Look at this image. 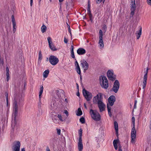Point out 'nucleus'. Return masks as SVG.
Wrapping results in <instances>:
<instances>
[{
    "label": "nucleus",
    "instance_id": "f257e3e1",
    "mask_svg": "<svg viewBox=\"0 0 151 151\" xmlns=\"http://www.w3.org/2000/svg\"><path fill=\"white\" fill-rule=\"evenodd\" d=\"M13 112L12 115V120L11 127L12 129L16 127H17V124L16 123V117L17 116L18 112V106L17 101L15 100L13 103Z\"/></svg>",
    "mask_w": 151,
    "mask_h": 151
},
{
    "label": "nucleus",
    "instance_id": "f03ea898",
    "mask_svg": "<svg viewBox=\"0 0 151 151\" xmlns=\"http://www.w3.org/2000/svg\"><path fill=\"white\" fill-rule=\"evenodd\" d=\"M99 81L100 85L102 88L107 89L108 88L109 83L106 77L104 76H100Z\"/></svg>",
    "mask_w": 151,
    "mask_h": 151
},
{
    "label": "nucleus",
    "instance_id": "7ed1b4c3",
    "mask_svg": "<svg viewBox=\"0 0 151 151\" xmlns=\"http://www.w3.org/2000/svg\"><path fill=\"white\" fill-rule=\"evenodd\" d=\"M132 123L133 124V127L132 129L131 132V142L134 143L135 142V140L136 138V130L135 128V118L133 117L132 118Z\"/></svg>",
    "mask_w": 151,
    "mask_h": 151
},
{
    "label": "nucleus",
    "instance_id": "20e7f679",
    "mask_svg": "<svg viewBox=\"0 0 151 151\" xmlns=\"http://www.w3.org/2000/svg\"><path fill=\"white\" fill-rule=\"evenodd\" d=\"M108 101L109 104H108L107 105L108 111L109 115L110 116H111L112 115L111 112V107L109 106V105L111 106H112L113 105L115 101V96L113 95L110 96L109 98Z\"/></svg>",
    "mask_w": 151,
    "mask_h": 151
},
{
    "label": "nucleus",
    "instance_id": "39448f33",
    "mask_svg": "<svg viewBox=\"0 0 151 151\" xmlns=\"http://www.w3.org/2000/svg\"><path fill=\"white\" fill-rule=\"evenodd\" d=\"M90 114L92 118L96 121L100 120L101 116L96 111L91 109L90 111Z\"/></svg>",
    "mask_w": 151,
    "mask_h": 151
},
{
    "label": "nucleus",
    "instance_id": "423d86ee",
    "mask_svg": "<svg viewBox=\"0 0 151 151\" xmlns=\"http://www.w3.org/2000/svg\"><path fill=\"white\" fill-rule=\"evenodd\" d=\"M82 93L83 96L87 101L91 100L93 96L92 93L91 92L84 89L83 90Z\"/></svg>",
    "mask_w": 151,
    "mask_h": 151
},
{
    "label": "nucleus",
    "instance_id": "0eeeda50",
    "mask_svg": "<svg viewBox=\"0 0 151 151\" xmlns=\"http://www.w3.org/2000/svg\"><path fill=\"white\" fill-rule=\"evenodd\" d=\"M120 86V83L119 81L116 80L113 83L112 88L111 89V91H113L115 93H117L119 91Z\"/></svg>",
    "mask_w": 151,
    "mask_h": 151
},
{
    "label": "nucleus",
    "instance_id": "6e6552de",
    "mask_svg": "<svg viewBox=\"0 0 151 151\" xmlns=\"http://www.w3.org/2000/svg\"><path fill=\"white\" fill-rule=\"evenodd\" d=\"M102 100V94L100 93H98L97 95L93 97V103L95 104H97Z\"/></svg>",
    "mask_w": 151,
    "mask_h": 151
},
{
    "label": "nucleus",
    "instance_id": "1a4fd4ad",
    "mask_svg": "<svg viewBox=\"0 0 151 151\" xmlns=\"http://www.w3.org/2000/svg\"><path fill=\"white\" fill-rule=\"evenodd\" d=\"M107 75L108 79L112 81H114L116 78V76L113 70H109L107 72Z\"/></svg>",
    "mask_w": 151,
    "mask_h": 151
},
{
    "label": "nucleus",
    "instance_id": "9d476101",
    "mask_svg": "<svg viewBox=\"0 0 151 151\" xmlns=\"http://www.w3.org/2000/svg\"><path fill=\"white\" fill-rule=\"evenodd\" d=\"M49 60L50 63L52 65H56L59 62L58 59L56 56L53 55L50 56Z\"/></svg>",
    "mask_w": 151,
    "mask_h": 151
},
{
    "label": "nucleus",
    "instance_id": "9b49d317",
    "mask_svg": "<svg viewBox=\"0 0 151 151\" xmlns=\"http://www.w3.org/2000/svg\"><path fill=\"white\" fill-rule=\"evenodd\" d=\"M81 65L83 69L84 72H85L89 68V65L88 63L84 59L81 61Z\"/></svg>",
    "mask_w": 151,
    "mask_h": 151
},
{
    "label": "nucleus",
    "instance_id": "f8f14e48",
    "mask_svg": "<svg viewBox=\"0 0 151 151\" xmlns=\"http://www.w3.org/2000/svg\"><path fill=\"white\" fill-rule=\"evenodd\" d=\"M131 13L130 16L132 17L134 13V12L136 9V4L135 0H131Z\"/></svg>",
    "mask_w": 151,
    "mask_h": 151
},
{
    "label": "nucleus",
    "instance_id": "ddd939ff",
    "mask_svg": "<svg viewBox=\"0 0 151 151\" xmlns=\"http://www.w3.org/2000/svg\"><path fill=\"white\" fill-rule=\"evenodd\" d=\"M47 40L50 48L53 51L56 50L57 49L52 43L51 38L50 37H48L47 38Z\"/></svg>",
    "mask_w": 151,
    "mask_h": 151
},
{
    "label": "nucleus",
    "instance_id": "4468645a",
    "mask_svg": "<svg viewBox=\"0 0 151 151\" xmlns=\"http://www.w3.org/2000/svg\"><path fill=\"white\" fill-rule=\"evenodd\" d=\"M20 143L19 142V141L16 142L14 146L13 151H20Z\"/></svg>",
    "mask_w": 151,
    "mask_h": 151
},
{
    "label": "nucleus",
    "instance_id": "2eb2a0df",
    "mask_svg": "<svg viewBox=\"0 0 151 151\" xmlns=\"http://www.w3.org/2000/svg\"><path fill=\"white\" fill-rule=\"evenodd\" d=\"M97 104H98V107L100 111H102L104 110L105 104L103 102L102 100L98 103Z\"/></svg>",
    "mask_w": 151,
    "mask_h": 151
},
{
    "label": "nucleus",
    "instance_id": "dca6fc26",
    "mask_svg": "<svg viewBox=\"0 0 151 151\" xmlns=\"http://www.w3.org/2000/svg\"><path fill=\"white\" fill-rule=\"evenodd\" d=\"M78 151H82L83 148L82 140H78Z\"/></svg>",
    "mask_w": 151,
    "mask_h": 151
},
{
    "label": "nucleus",
    "instance_id": "f3484780",
    "mask_svg": "<svg viewBox=\"0 0 151 151\" xmlns=\"http://www.w3.org/2000/svg\"><path fill=\"white\" fill-rule=\"evenodd\" d=\"M77 52L79 55H83L86 53V51L83 48H80L77 50Z\"/></svg>",
    "mask_w": 151,
    "mask_h": 151
},
{
    "label": "nucleus",
    "instance_id": "a211bd4d",
    "mask_svg": "<svg viewBox=\"0 0 151 151\" xmlns=\"http://www.w3.org/2000/svg\"><path fill=\"white\" fill-rule=\"evenodd\" d=\"M53 122L56 124H60V122L58 118L57 115H54L52 116Z\"/></svg>",
    "mask_w": 151,
    "mask_h": 151
},
{
    "label": "nucleus",
    "instance_id": "6ab92c4d",
    "mask_svg": "<svg viewBox=\"0 0 151 151\" xmlns=\"http://www.w3.org/2000/svg\"><path fill=\"white\" fill-rule=\"evenodd\" d=\"M99 48L101 49H102L104 46V42L103 39H99L98 42Z\"/></svg>",
    "mask_w": 151,
    "mask_h": 151
},
{
    "label": "nucleus",
    "instance_id": "aec40b11",
    "mask_svg": "<svg viewBox=\"0 0 151 151\" xmlns=\"http://www.w3.org/2000/svg\"><path fill=\"white\" fill-rule=\"evenodd\" d=\"M42 58V56L41 53V50L39 51L38 52V59L37 63L39 65L41 63V60Z\"/></svg>",
    "mask_w": 151,
    "mask_h": 151
},
{
    "label": "nucleus",
    "instance_id": "412c9836",
    "mask_svg": "<svg viewBox=\"0 0 151 151\" xmlns=\"http://www.w3.org/2000/svg\"><path fill=\"white\" fill-rule=\"evenodd\" d=\"M147 77L146 75H144L143 78V87L142 88L143 89H145L146 85L147 84Z\"/></svg>",
    "mask_w": 151,
    "mask_h": 151
},
{
    "label": "nucleus",
    "instance_id": "4be33fe9",
    "mask_svg": "<svg viewBox=\"0 0 151 151\" xmlns=\"http://www.w3.org/2000/svg\"><path fill=\"white\" fill-rule=\"evenodd\" d=\"M142 34V28L141 27L138 31L136 32L135 34L136 35L137 39H139Z\"/></svg>",
    "mask_w": 151,
    "mask_h": 151
},
{
    "label": "nucleus",
    "instance_id": "5701e85b",
    "mask_svg": "<svg viewBox=\"0 0 151 151\" xmlns=\"http://www.w3.org/2000/svg\"><path fill=\"white\" fill-rule=\"evenodd\" d=\"M113 143L114 147L116 150L118 148L117 144L119 143V141L118 139L114 140Z\"/></svg>",
    "mask_w": 151,
    "mask_h": 151
},
{
    "label": "nucleus",
    "instance_id": "b1692460",
    "mask_svg": "<svg viewBox=\"0 0 151 151\" xmlns=\"http://www.w3.org/2000/svg\"><path fill=\"white\" fill-rule=\"evenodd\" d=\"M90 9V4L89 2L88 1V4L87 10L88 13L89 14V17L90 18V19H91V18L92 17V15L91 13V12Z\"/></svg>",
    "mask_w": 151,
    "mask_h": 151
},
{
    "label": "nucleus",
    "instance_id": "393cba45",
    "mask_svg": "<svg viewBox=\"0 0 151 151\" xmlns=\"http://www.w3.org/2000/svg\"><path fill=\"white\" fill-rule=\"evenodd\" d=\"M43 87L42 86H40V91H39V99L40 100H41V95L43 91Z\"/></svg>",
    "mask_w": 151,
    "mask_h": 151
},
{
    "label": "nucleus",
    "instance_id": "a878e982",
    "mask_svg": "<svg viewBox=\"0 0 151 151\" xmlns=\"http://www.w3.org/2000/svg\"><path fill=\"white\" fill-rule=\"evenodd\" d=\"M97 142H99L104 140L103 137L101 135H99L98 136V137H96V139Z\"/></svg>",
    "mask_w": 151,
    "mask_h": 151
},
{
    "label": "nucleus",
    "instance_id": "bb28decb",
    "mask_svg": "<svg viewBox=\"0 0 151 151\" xmlns=\"http://www.w3.org/2000/svg\"><path fill=\"white\" fill-rule=\"evenodd\" d=\"M49 73V71L48 70H45L43 73V77L45 78H47L48 76Z\"/></svg>",
    "mask_w": 151,
    "mask_h": 151
},
{
    "label": "nucleus",
    "instance_id": "cd10ccee",
    "mask_svg": "<svg viewBox=\"0 0 151 151\" xmlns=\"http://www.w3.org/2000/svg\"><path fill=\"white\" fill-rule=\"evenodd\" d=\"M11 18L13 27H16V23L15 21L14 16L13 15H12Z\"/></svg>",
    "mask_w": 151,
    "mask_h": 151
},
{
    "label": "nucleus",
    "instance_id": "c85d7f7f",
    "mask_svg": "<svg viewBox=\"0 0 151 151\" xmlns=\"http://www.w3.org/2000/svg\"><path fill=\"white\" fill-rule=\"evenodd\" d=\"M114 126L116 132V133H117L118 130V123L117 122L115 121L114 122Z\"/></svg>",
    "mask_w": 151,
    "mask_h": 151
},
{
    "label": "nucleus",
    "instance_id": "c756f323",
    "mask_svg": "<svg viewBox=\"0 0 151 151\" xmlns=\"http://www.w3.org/2000/svg\"><path fill=\"white\" fill-rule=\"evenodd\" d=\"M47 29L46 27L44 25H43L41 28V32L42 33H43L46 32Z\"/></svg>",
    "mask_w": 151,
    "mask_h": 151
},
{
    "label": "nucleus",
    "instance_id": "7c9ffc66",
    "mask_svg": "<svg viewBox=\"0 0 151 151\" xmlns=\"http://www.w3.org/2000/svg\"><path fill=\"white\" fill-rule=\"evenodd\" d=\"M57 115L59 121L60 120L61 122H63L65 120V119H63L62 116L61 114H58Z\"/></svg>",
    "mask_w": 151,
    "mask_h": 151
},
{
    "label": "nucleus",
    "instance_id": "2f4dec72",
    "mask_svg": "<svg viewBox=\"0 0 151 151\" xmlns=\"http://www.w3.org/2000/svg\"><path fill=\"white\" fill-rule=\"evenodd\" d=\"M79 135L78 140H82V130L80 129L79 130Z\"/></svg>",
    "mask_w": 151,
    "mask_h": 151
},
{
    "label": "nucleus",
    "instance_id": "473e14b6",
    "mask_svg": "<svg viewBox=\"0 0 151 151\" xmlns=\"http://www.w3.org/2000/svg\"><path fill=\"white\" fill-rule=\"evenodd\" d=\"M82 114V112L81 109L80 108H78V109L77 112L76 113V115L78 116H80Z\"/></svg>",
    "mask_w": 151,
    "mask_h": 151
},
{
    "label": "nucleus",
    "instance_id": "72a5a7b5",
    "mask_svg": "<svg viewBox=\"0 0 151 151\" xmlns=\"http://www.w3.org/2000/svg\"><path fill=\"white\" fill-rule=\"evenodd\" d=\"M103 32L100 29L99 31V39H103Z\"/></svg>",
    "mask_w": 151,
    "mask_h": 151
},
{
    "label": "nucleus",
    "instance_id": "f704fd0d",
    "mask_svg": "<svg viewBox=\"0 0 151 151\" xmlns=\"http://www.w3.org/2000/svg\"><path fill=\"white\" fill-rule=\"evenodd\" d=\"M76 70L78 73L80 75L81 74V71L80 66L76 67Z\"/></svg>",
    "mask_w": 151,
    "mask_h": 151
},
{
    "label": "nucleus",
    "instance_id": "c9c22d12",
    "mask_svg": "<svg viewBox=\"0 0 151 151\" xmlns=\"http://www.w3.org/2000/svg\"><path fill=\"white\" fill-rule=\"evenodd\" d=\"M6 105L7 107L9 108V106L10 104H9L8 102V94H7L6 95Z\"/></svg>",
    "mask_w": 151,
    "mask_h": 151
},
{
    "label": "nucleus",
    "instance_id": "e433bc0d",
    "mask_svg": "<svg viewBox=\"0 0 151 151\" xmlns=\"http://www.w3.org/2000/svg\"><path fill=\"white\" fill-rule=\"evenodd\" d=\"M80 122L82 123L83 124L85 123V119L84 118L81 117L80 119Z\"/></svg>",
    "mask_w": 151,
    "mask_h": 151
},
{
    "label": "nucleus",
    "instance_id": "4c0bfd02",
    "mask_svg": "<svg viewBox=\"0 0 151 151\" xmlns=\"http://www.w3.org/2000/svg\"><path fill=\"white\" fill-rule=\"evenodd\" d=\"M75 60H76V61L75 62V66H76V67H79L78 63V62L77 61L76 59H75Z\"/></svg>",
    "mask_w": 151,
    "mask_h": 151
},
{
    "label": "nucleus",
    "instance_id": "58836bf2",
    "mask_svg": "<svg viewBox=\"0 0 151 151\" xmlns=\"http://www.w3.org/2000/svg\"><path fill=\"white\" fill-rule=\"evenodd\" d=\"M65 103L66 105H67L68 104V103L69 101V100L68 99H65Z\"/></svg>",
    "mask_w": 151,
    "mask_h": 151
},
{
    "label": "nucleus",
    "instance_id": "ea45409f",
    "mask_svg": "<svg viewBox=\"0 0 151 151\" xmlns=\"http://www.w3.org/2000/svg\"><path fill=\"white\" fill-rule=\"evenodd\" d=\"M102 1H103V3H104L105 0H97L96 1V2L97 4H99Z\"/></svg>",
    "mask_w": 151,
    "mask_h": 151
},
{
    "label": "nucleus",
    "instance_id": "a19ab883",
    "mask_svg": "<svg viewBox=\"0 0 151 151\" xmlns=\"http://www.w3.org/2000/svg\"><path fill=\"white\" fill-rule=\"evenodd\" d=\"M6 75L7 76L6 80L7 81H8L9 80V72H6Z\"/></svg>",
    "mask_w": 151,
    "mask_h": 151
},
{
    "label": "nucleus",
    "instance_id": "79ce46f5",
    "mask_svg": "<svg viewBox=\"0 0 151 151\" xmlns=\"http://www.w3.org/2000/svg\"><path fill=\"white\" fill-rule=\"evenodd\" d=\"M57 133L58 135H60V134L61 130L60 129H57Z\"/></svg>",
    "mask_w": 151,
    "mask_h": 151
},
{
    "label": "nucleus",
    "instance_id": "37998d69",
    "mask_svg": "<svg viewBox=\"0 0 151 151\" xmlns=\"http://www.w3.org/2000/svg\"><path fill=\"white\" fill-rule=\"evenodd\" d=\"M71 56L72 58L75 59V55L74 54V52H71Z\"/></svg>",
    "mask_w": 151,
    "mask_h": 151
},
{
    "label": "nucleus",
    "instance_id": "c03bdc74",
    "mask_svg": "<svg viewBox=\"0 0 151 151\" xmlns=\"http://www.w3.org/2000/svg\"><path fill=\"white\" fill-rule=\"evenodd\" d=\"M64 113L67 116H68L69 114L68 113L67 110H65L64 111Z\"/></svg>",
    "mask_w": 151,
    "mask_h": 151
},
{
    "label": "nucleus",
    "instance_id": "a18cd8bd",
    "mask_svg": "<svg viewBox=\"0 0 151 151\" xmlns=\"http://www.w3.org/2000/svg\"><path fill=\"white\" fill-rule=\"evenodd\" d=\"M147 2L148 4L151 5V0H147Z\"/></svg>",
    "mask_w": 151,
    "mask_h": 151
},
{
    "label": "nucleus",
    "instance_id": "49530a36",
    "mask_svg": "<svg viewBox=\"0 0 151 151\" xmlns=\"http://www.w3.org/2000/svg\"><path fill=\"white\" fill-rule=\"evenodd\" d=\"M68 39L66 38L65 37H64V42L65 43H68Z\"/></svg>",
    "mask_w": 151,
    "mask_h": 151
},
{
    "label": "nucleus",
    "instance_id": "de8ad7c7",
    "mask_svg": "<svg viewBox=\"0 0 151 151\" xmlns=\"http://www.w3.org/2000/svg\"><path fill=\"white\" fill-rule=\"evenodd\" d=\"M74 47L73 45H71V52H74L73 51Z\"/></svg>",
    "mask_w": 151,
    "mask_h": 151
},
{
    "label": "nucleus",
    "instance_id": "09e8293b",
    "mask_svg": "<svg viewBox=\"0 0 151 151\" xmlns=\"http://www.w3.org/2000/svg\"><path fill=\"white\" fill-rule=\"evenodd\" d=\"M13 31L14 33L16 31V27H13Z\"/></svg>",
    "mask_w": 151,
    "mask_h": 151
},
{
    "label": "nucleus",
    "instance_id": "8fccbe9b",
    "mask_svg": "<svg viewBox=\"0 0 151 151\" xmlns=\"http://www.w3.org/2000/svg\"><path fill=\"white\" fill-rule=\"evenodd\" d=\"M0 63L3 65L4 64V61L3 60H1V58H0Z\"/></svg>",
    "mask_w": 151,
    "mask_h": 151
},
{
    "label": "nucleus",
    "instance_id": "3c124183",
    "mask_svg": "<svg viewBox=\"0 0 151 151\" xmlns=\"http://www.w3.org/2000/svg\"><path fill=\"white\" fill-rule=\"evenodd\" d=\"M33 2V0H30V6H32V5Z\"/></svg>",
    "mask_w": 151,
    "mask_h": 151
},
{
    "label": "nucleus",
    "instance_id": "603ef678",
    "mask_svg": "<svg viewBox=\"0 0 151 151\" xmlns=\"http://www.w3.org/2000/svg\"><path fill=\"white\" fill-rule=\"evenodd\" d=\"M68 31H69V32L70 35H71V31L70 30V26H69V28H68Z\"/></svg>",
    "mask_w": 151,
    "mask_h": 151
},
{
    "label": "nucleus",
    "instance_id": "864d4df0",
    "mask_svg": "<svg viewBox=\"0 0 151 151\" xmlns=\"http://www.w3.org/2000/svg\"><path fill=\"white\" fill-rule=\"evenodd\" d=\"M106 25L104 26L103 27V28L105 30V31H106Z\"/></svg>",
    "mask_w": 151,
    "mask_h": 151
},
{
    "label": "nucleus",
    "instance_id": "5fc2aeb1",
    "mask_svg": "<svg viewBox=\"0 0 151 151\" xmlns=\"http://www.w3.org/2000/svg\"><path fill=\"white\" fill-rule=\"evenodd\" d=\"M147 73H148V69H147L146 71V73L145 74V75H146H146L147 77Z\"/></svg>",
    "mask_w": 151,
    "mask_h": 151
},
{
    "label": "nucleus",
    "instance_id": "6e6d98bb",
    "mask_svg": "<svg viewBox=\"0 0 151 151\" xmlns=\"http://www.w3.org/2000/svg\"><path fill=\"white\" fill-rule=\"evenodd\" d=\"M6 72H9V69L8 67H6Z\"/></svg>",
    "mask_w": 151,
    "mask_h": 151
},
{
    "label": "nucleus",
    "instance_id": "4d7b16f0",
    "mask_svg": "<svg viewBox=\"0 0 151 151\" xmlns=\"http://www.w3.org/2000/svg\"><path fill=\"white\" fill-rule=\"evenodd\" d=\"M119 151H122V150L120 147H119Z\"/></svg>",
    "mask_w": 151,
    "mask_h": 151
},
{
    "label": "nucleus",
    "instance_id": "13d9d810",
    "mask_svg": "<svg viewBox=\"0 0 151 151\" xmlns=\"http://www.w3.org/2000/svg\"><path fill=\"white\" fill-rule=\"evenodd\" d=\"M21 151H25V149L24 148H22L21 150Z\"/></svg>",
    "mask_w": 151,
    "mask_h": 151
},
{
    "label": "nucleus",
    "instance_id": "bf43d9fd",
    "mask_svg": "<svg viewBox=\"0 0 151 151\" xmlns=\"http://www.w3.org/2000/svg\"><path fill=\"white\" fill-rule=\"evenodd\" d=\"M76 95L77 96H80V94L79 92H78L77 93Z\"/></svg>",
    "mask_w": 151,
    "mask_h": 151
},
{
    "label": "nucleus",
    "instance_id": "052dcab7",
    "mask_svg": "<svg viewBox=\"0 0 151 151\" xmlns=\"http://www.w3.org/2000/svg\"><path fill=\"white\" fill-rule=\"evenodd\" d=\"M46 150L47 151H50V150L48 147L47 148Z\"/></svg>",
    "mask_w": 151,
    "mask_h": 151
},
{
    "label": "nucleus",
    "instance_id": "680f3d73",
    "mask_svg": "<svg viewBox=\"0 0 151 151\" xmlns=\"http://www.w3.org/2000/svg\"><path fill=\"white\" fill-rule=\"evenodd\" d=\"M84 107H85L86 109L87 108V107H86V104L85 103H84Z\"/></svg>",
    "mask_w": 151,
    "mask_h": 151
},
{
    "label": "nucleus",
    "instance_id": "e2e57ef3",
    "mask_svg": "<svg viewBox=\"0 0 151 151\" xmlns=\"http://www.w3.org/2000/svg\"><path fill=\"white\" fill-rule=\"evenodd\" d=\"M64 0H59V1L60 3H61Z\"/></svg>",
    "mask_w": 151,
    "mask_h": 151
},
{
    "label": "nucleus",
    "instance_id": "0e129e2a",
    "mask_svg": "<svg viewBox=\"0 0 151 151\" xmlns=\"http://www.w3.org/2000/svg\"><path fill=\"white\" fill-rule=\"evenodd\" d=\"M136 103H137V101H135V105H136Z\"/></svg>",
    "mask_w": 151,
    "mask_h": 151
},
{
    "label": "nucleus",
    "instance_id": "69168bd1",
    "mask_svg": "<svg viewBox=\"0 0 151 151\" xmlns=\"http://www.w3.org/2000/svg\"><path fill=\"white\" fill-rule=\"evenodd\" d=\"M49 0L50 1V2H51V1H52V0Z\"/></svg>",
    "mask_w": 151,
    "mask_h": 151
}]
</instances>
